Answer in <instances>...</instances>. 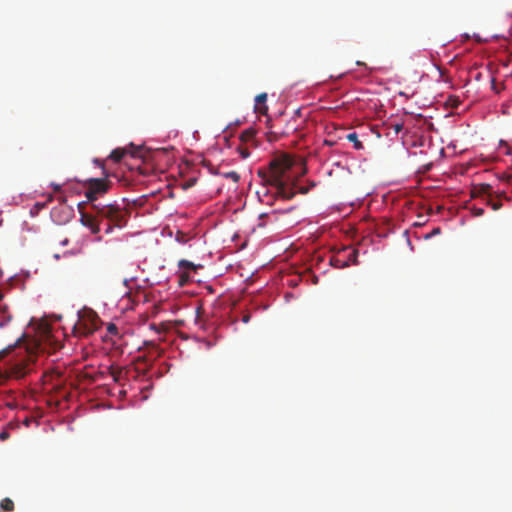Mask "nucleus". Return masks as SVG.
Segmentation results:
<instances>
[{"instance_id": "b1692460", "label": "nucleus", "mask_w": 512, "mask_h": 512, "mask_svg": "<svg viewBox=\"0 0 512 512\" xmlns=\"http://www.w3.org/2000/svg\"><path fill=\"white\" fill-rule=\"evenodd\" d=\"M108 331H109L111 334L117 333V327H116L114 324H110V325L108 326Z\"/></svg>"}, {"instance_id": "4be33fe9", "label": "nucleus", "mask_w": 512, "mask_h": 512, "mask_svg": "<svg viewBox=\"0 0 512 512\" xmlns=\"http://www.w3.org/2000/svg\"><path fill=\"white\" fill-rule=\"evenodd\" d=\"M189 276L185 273H182L181 276H180V284L181 285H184L185 282H187Z\"/></svg>"}, {"instance_id": "6ab92c4d", "label": "nucleus", "mask_w": 512, "mask_h": 512, "mask_svg": "<svg viewBox=\"0 0 512 512\" xmlns=\"http://www.w3.org/2000/svg\"><path fill=\"white\" fill-rule=\"evenodd\" d=\"M472 213L474 216H482L484 214V209L483 208H478V207H473L471 209Z\"/></svg>"}, {"instance_id": "bb28decb", "label": "nucleus", "mask_w": 512, "mask_h": 512, "mask_svg": "<svg viewBox=\"0 0 512 512\" xmlns=\"http://www.w3.org/2000/svg\"><path fill=\"white\" fill-rule=\"evenodd\" d=\"M440 232V229L439 228H436L432 231V234L435 235V234H438Z\"/></svg>"}, {"instance_id": "39448f33", "label": "nucleus", "mask_w": 512, "mask_h": 512, "mask_svg": "<svg viewBox=\"0 0 512 512\" xmlns=\"http://www.w3.org/2000/svg\"><path fill=\"white\" fill-rule=\"evenodd\" d=\"M494 190L490 184L480 183L476 184L471 189L472 198H481L484 202L488 197L493 196Z\"/></svg>"}, {"instance_id": "7ed1b4c3", "label": "nucleus", "mask_w": 512, "mask_h": 512, "mask_svg": "<svg viewBox=\"0 0 512 512\" xmlns=\"http://www.w3.org/2000/svg\"><path fill=\"white\" fill-rule=\"evenodd\" d=\"M102 322L95 311L83 308L78 312V321L73 327V332L79 337H88L97 331Z\"/></svg>"}, {"instance_id": "dca6fc26", "label": "nucleus", "mask_w": 512, "mask_h": 512, "mask_svg": "<svg viewBox=\"0 0 512 512\" xmlns=\"http://www.w3.org/2000/svg\"><path fill=\"white\" fill-rule=\"evenodd\" d=\"M223 176L225 178H229V179L233 180L235 183H237L240 179L239 174L235 171H230V172L224 173Z\"/></svg>"}, {"instance_id": "20e7f679", "label": "nucleus", "mask_w": 512, "mask_h": 512, "mask_svg": "<svg viewBox=\"0 0 512 512\" xmlns=\"http://www.w3.org/2000/svg\"><path fill=\"white\" fill-rule=\"evenodd\" d=\"M87 189L85 191V196L89 202L95 204L94 202L98 199L100 195L106 193L109 189V183L105 179L100 178H92L86 182Z\"/></svg>"}, {"instance_id": "f3484780", "label": "nucleus", "mask_w": 512, "mask_h": 512, "mask_svg": "<svg viewBox=\"0 0 512 512\" xmlns=\"http://www.w3.org/2000/svg\"><path fill=\"white\" fill-rule=\"evenodd\" d=\"M109 372H110L111 376L113 377V380L115 382H117L119 380V376L121 374V371L120 370H115L112 367H110L109 368Z\"/></svg>"}, {"instance_id": "a878e982", "label": "nucleus", "mask_w": 512, "mask_h": 512, "mask_svg": "<svg viewBox=\"0 0 512 512\" xmlns=\"http://www.w3.org/2000/svg\"><path fill=\"white\" fill-rule=\"evenodd\" d=\"M492 89L495 90L498 93L497 86L495 83V79H492Z\"/></svg>"}, {"instance_id": "412c9836", "label": "nucleus", "mask_w": 512, "mask_h": 512, "mask_svg": "<svg viewBox=\"0 0 512 512\" xmlns=\"http://www.w3.org/2000/svg\"><path fill=\"white\" fill-rule=\"evenodd\" d=\"M493 197L497 198L498 200H501V198H507L505 195V192H495L493 193Z\"/></svg>"}, {"instance_id": "423d86ee", "label": "nucleus", "mask_w": 512, "mask_h": 512, "mask_svg": "<svg viewBox=\"0 0 512 512\" xmlns=\"http://www.w3.org/2000/svg\"><path fill=\"white\" fill-rule=\"evenodd\" d=\"M96 214L81 212L80 222L83 226L90 229L91 233L98 234L100 232V224Z\"/></svg>"}, {"instance_id": "2eb2a0df", "label": "nucleus", "mask_w": 512, "mask_h": 512, "mask_svg": "<svg viewBox=\"0 0 512 512\" xmlns=\"http://www.w3.org/2000/svg\"><path fill=\"white\" fill-rule=\"evenodd\" d=\"M485 203L489 205L494 211H497L502 207L501 200H494L493 196L488 197Z\"/></svg>"}, {"instance_id": "6e6552de", "label": "nucleus", "mask_w": 512, "mask_h": 512, "mask_svg": "<svg viewBox=\"0 0 512 512\" xmlns=\"http://www.w3.org/2000/svg\"><path fill=\"white\" fill-rule=\"evenodd\" d=\"M267 94L260 93L255 98V111L265 115L268 111V107L266 106Z\"/></svg>"}, {"instance_id": "ddd939ff", "label": "nucleus", "mask_w": 512, "mask_h": 512, "mask_svg": "<svg viewBox=\"0 0 512 512\" xmlns=\"http://www.w3.org/2000/svg\"><path fill=\"white\" fill-rule=\"evenodd\" d=\"M0 507L4 511L11 512L14 510V502L8 497L4 498L0 503Z\"/></svg>"}, {"instance_id": "1a4fd4ad", "label": "nucleus", "mask_w": 512, "mask_h": 512, "mask_svg": "<svg viewBox=\"0 0 512 512\" xmlns=\"http://www.w3.org/2000/svg\"><path fill=\"white\" fill-rule=\"evenodd\" d=\"M126 153V149L116 148L111 152L109 158L112 159L114 162H120L124 158Z\"/></svg>"}, {"instance_id": "c756f323", "label": "nucleus", "mask_w": 512, "mask_h": 512, "mask_svg": "<svg viewBox=\"0 0 512 512\" xmlns=\"http://www.w3.org/2000/svg\"><path fill=\"white\" fill-rule=\"evenodd\" d=\"M54 373H55V375H56L57 377H61V375H62V374H61V372H59V371H56V372H54Z\"/></svg>"}, {"instance_id": "4468645a", "label": "nucleus", "mask_w": 512, "mask_h": 512, "mask_svg": "<svg viewBox=\"0 0 512 512\" xmlns=\"http://www.w3.org/2000/svg\"><path fill=\"white\" fill-rule=\"evenodd\" d=\"M255 131L253 129H247L243 131L240 135V139L242 142H249L254 139Z\"/></svg>"}, {"instance_id": "5701e85b", "label": "nucleus", "mask_w": 512, "mask_h": 512, "mask_svg": "<svg viewBox=\"0 0 512 512\" xmlns=\"http://www.w3.org/2000/svg\"><path fill=\"white\" fill-rule=\"evenodd\" d=\"M51 186H52V188H53V190L55 192H60L61 191L62 186L60 184L52 183Z\"/></svg>"}, {"instance_id": "cd10ccee", "label": "nucleus", "mask_w": 512, "mask_h": 512, "mask_svg": "<svg viewBox=\"0 0 512 512\" xmlns=\"http://www.w3.org/2000/svg\"><path fill=\"white\" fill-rule=\"evenodd\" d=\"M300 192H301V193H303V194H305V193H307V192H308V189H306V188H305V189H304V188H301V189H300Z\"/></svg>"}, {"instance_id": "a211bd4d", "label": "nucleus", "mask_w": 512, "mask_h": 512, "mask_svg": "<svg viewBox=\"0 0 512 512\" xmlns=\"http://www.w3.org/2000/svg\"><path fill=\"white\" fill-rule=\"evenodd\" d=\"M238 151L243 159L248 158L250 156L248 148L239 147Z\"/></svg>"}, {"instance_id": "f03ea898", "label": "nucleus", "mask_w": 512, "mask_h": 512, "mask_svg": "<svg viewBox=\"0 0 512 512\" xmlns=\"http://www.w3.org/2000/svg\"><path fill=\"white\" fill-rule=\"evenodd\" d=\"M92 210L95 212L97 217L106 219L109 221L105 229L106 233L112 231L113 226L122 227L126 223V213L120 209L117 205L113 204H92Z\"/></svg>"}, {"instance_id": "f8f14e48", "label": "nucleus", "mask_w": 512, "mask_h": 512, "mask_svg": "<svg viewBox=\"0 0 512 512\" xmlns=\"http://www.w3.org/2000/svg\"><path fill=\"white\" fill-rule=\"evenodd\" d=\"M178 266L181 269H188V270H192V271H196L198 268L202 267L201 265H195L194 263H192L188 260H185V259L180 260L178 263Z\"/></svg>"}, {"instance_id": "0eeeda50", "label": "nucleus", "mask_w": 512, "mask_h": 512, "mask_svg": "<svg viewBox=\"0 0 512 512\" xmlns=\"http://www.w3.org/2000/svg\"><path fill=\"white\" fill-rule=\"evenodd\" d=\"M342 256L344 260L348 261V266L350 264H358V250L352 247H346L342 251Z\"/></svg>"}, {"instance_id": "f257e3e1", "label": "nucleus", "mask_w": 512, "mask_h": 512, "mask_svg": "<svg viewBox=\"0 0 512 512\" xmlns=\"http://www.w3.org/2000/svg\"><path fill=\"white\" fill-rule=\"evenodd\" d=\"M292 165L293 160L289 156L283 155L274 158L269 163L268 170L259 169L257 174L265 188L272 187L275 189L276 196L289 200L295 195L293 189L288 186L290 179L286 177V173Z\"/></svg>"}, {"instance_id": "aec40b11", "label": "nucleus", "mask_w": 512, "mask_h": 512, "mask_svg": "<svg viewBox=\"0 0 512 512\" xmlns=\"http://www.w3.org/2000/svg\"><path fill=\"white\" fill-rule=\"evenodd\" d=\"M392 127H393L395 133H399L403 129V124L397 123V124H394Z\"/></svg>"}, {"instance_id": "c85d7f7f", "label": "nucleus", "mask_w": 512, "mask_h": 512, "mask_svg": "<svg viewBox=\"0 0 512 512\" xmlns=\"http://www.w3.org/2000/svg\"><path fill=\"white\" fill-rule=\"evenodd\" d=\"M58 199L61 203H64L66 201L64 197H59Z\"/></svg>"}, {"instance_id": "9b49d317", "label": "nucleus", "mask_w": 512, "mask_h": 512, "mask_svg": "<svg viewBox=\"0 0 512 512\" xmlns=\"http://www.w3.org/2000/svg\"><path fill=\"white\" fill-rule=\"evenodd\" d=\"M347 140L352 142L356 150H362L364 148L362 142L358 139V135L355 132L349 133L346 136Z\"/></svg>"}, {"instance_id": "7c9ffc66", "label": "nucleus", "mask_w": 512, "mask_h": 512, "mask_svg": "<svg viewBox=\"0 0 512 512\" xmlns=\"http://www.w3.org/2000/svg\"><path fill=\"white\" fill-rule=\"evenodd\" d=\"M248 320H249V317H244V318H243V321H244V322H248Z\"/></svg>"}, {"instance_id": "9d476101", "label": "nucleus", "mask_w": 512, "mask_h": 512, "mask_svg": "<svg viewBox=\"0 0 512 512\" xmlns=\"http://www.w3.org/2000/svg\"><path fill=\"white\" fill-rule=\"evenodd\" d=\"M331 262L337 268L348 267V261L344 260L341 251L335 257L332 258Z\"/></svg>"}, {"instance_id": "393cba45", "label": "nucleus", "mask_w": 512, "mask_h": 512, "mask_svg": "<svg viewBox=\"0 0 512 512\" xmlns=\"http://www.w3.org/2000/svg\"><path fill=\"white\" fill-rule=\"evenodd\" d=\"M8 438V433L7 432H1L0 433V439L1 440H5Z\"/></svg>"}]
</instances>
